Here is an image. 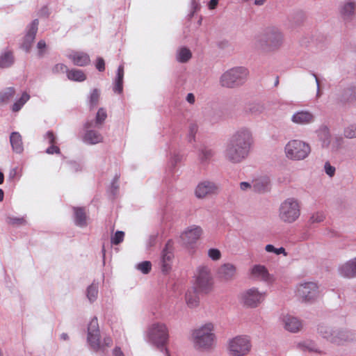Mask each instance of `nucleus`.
Here are the masks:
<instances>
[{
  "label": "nucleus",
  "mask_w": 356,
  "mask_h": 356,
  "mask_svg": "<svg viewBox=\"0 0 356 356\" xmlns=\"http://www.w3.org/2000/svg\"><path fill=\"white\" fill-rule=\"evenodd\" d=\"M297 297L305 302H312L320 296V290L317 283L314 282H305L296 287Z\"/></svg>",
  "instance_id": "11"
},
{
  "label": "nucleus",
  "mask_w": 356,
  "mask_h": 356,
  "mask_svg": "<svg viewBox=\"0 0 356 356\" xmlns=\"http://www.w3.org/2000/svg\"><path fill=\"white\" fill-rule=\"evenodd\" d=\"M343 136L348 139H353L356 138V124L352 123L343 129Z\"/></svg>",
  "instance_id": "42"
},
{
  "label": "nucleus",
  "mask_w": 356,
  "mask_h": 356,
  "mask_svg": "<svg viewBox=\"0 0 356 356\" xmlns=\"http://www.w3.org/2000/svg\"><path fill=\"white\" fill-rule=\"evenodd\" d=\"M325 219V213L322 211H317L311 214L309 222L310 224L321 223L323 222Z\"/></svg>",
  "instance_id": "41"
},
{
  "label": "nucleus",
  "mask_w": 356,
  "mask_h": 356,
  "mask_svg": "<svg viewBox=\"0 0 356 356\" xmlns=\"http://www.w3.org/2000/svg\"><path fill=\"white\" fill-rule=\"evenodd\" d=\"M266 293L252 286L243 291L238 296L241 304L247 308L255 309L266 300Z\"/></svg>",
  "instance_id": "9"
},
{
  "label": "nucleus",
  "mask_w": 356,
  "mask_h": 356,
  "mask_svg": "<svg viewBox=\"0 0 356 356\" xmlns=\"http://www.w3.org/2000/svg\"><path fill=\"white\" fill-rule=\"evenodd\" d=\"M314 114L306 109L298 110L293 113L290 118L292 124L297 126H307L311 124L315 121Z\"/></svg>",
  "instance_id": "17"
},
{
  "label": "nucleus",
  "mask_w": 356,
  "mask_h": 356,
  "mask_svg": "<svg viewBox=\"0 0 356 356\" xmlns=\"http://www.w3.org/2000/svg\"><path fill=\"white\" fill-rule=\"evenodd\" d=\"M113 340L109 336H104L102 340H101V350H104L106 347H109L112 345Z\"/></svg>",
  "instance_id": "56"
},
{
  "label": "nucleus",
  "mask_w": 356,
  "mask_h": 356,
  "mask_svg": "<svg viewBox=\"0 0 356 356\" xmlns=\"http://www.w3.org/2000/svg\"><path fill=\"white\" fill-rule=\"evenodd\" d=\"M37 48L38 49L39 56H43L47 49V44L45 41L42 40H40L37 44Z\"/></svg>",
  "instance_id": "55"
},
{
  "label": "nucleus",
  "mask_w": 356,
  "mask_h": 356,
  "mask_svg": "<svg viewBox=\"0 0 356 356\" xmlns=\"http://www.w3.org/2000/svg\"><path fill=\"white\" fill-rule=\"evenodd\" d=\"M14 58L9 51H6L0 55V67H8L13 65Z\"/></svg>",
  "instance_id": "36"
},
{
  "label": "nucleus",
  "mask_w": 356,
  "mask_h": 356,
  "mask_svg": "<svg viewBox=\"0 0 356 356\" xmlns=\"http://www.w3.org/2000/svg\"><path fill=\"white\" fill-rule=\"evenodd\" d=\"M45 139L49 144L51 145L47 149L46 152L49 154L54 153L58 154L60 152L59 148L54 145L56 141V137L54 136V134L51 131H48L45 135Z\"/></svg>",
  "instance_id": "35"
},
{
  "label": "nucleus",
  "mask_w": 356,
  "mask_h": 356,
  "mask_svg": "<svg viewBox=\"0 0 356 356\" xmlns=\"http://www.w3.org/2000/svg\"><path fill=\"white\" fill-rule=\"evenodd\" d=\"M214 155V152L211 149L203 148L201 149L199 159L202 163H207Z\"/></svg>",
  "instance_id": "43"
},
{
  "label": "nucleus",
  "mask_w": 356,
  "mask_h": 356,
  "mask_svg": "<svg viewBox=\"0 0 356 356\" xmlns=\"http://www.w3.org/2000/svg\"><path fill=\"white\" fill-rule=\"evenodd\" d=\"M113 356H124L120 348H115L113 351Z\"/></svg>",
  "instance_id": "62"
},
{
  "label": "nucleus",
  "mask_w": 356,
  "mask_h": 356,
  "mask_svg": "<svg viewBox=\"0 0 356 356\" xmlns=\"http://www.w3.org/2000/svg\"><path fill=\"white\" fill-rule=\"evenodd\" d=\"M96 68L99 71L102 72L105 70V63L103 58H98L96 63Z\"/></svg>",
  "instance_id": "58"
},
{
  "label": "nucleus",
  "mask_w": 356,
  "mask_h": 356,
  "mask_svg": "<svg viewBox=\"0 0 356 356\" xmlns=\"http://www.w3.org/2000/svg\"><path fill=\"white\" fill-rule=\"evenodd\" d=\"M318 332L323 338L332 340V330L329 327L321 326L318 328Z\"/></svg>",
  "instance_id": "51"
},
{
  "label": "nucleus",
  "mask_w": 356,
  "mask_h": 356,
  "mask_svg": "<svg viewBox=\"0 0 356 356\" xmlns=\"http://www.w3.org/2000/svg\"><path fill=\"white\" fill-rule=\"evenodd\" d=\"M74 222L75 224L81 227L87 225V216L85 211L81 208H74Z\"/></svg>",
  "instance_id": "32"
},
{
  "label": "nucleus",
  "mask_w": 356,
  "mask_h": 356,
  "mask_svg": "<svg viewBox=\"0 0 356 356\" xmlns=\"http://www.w3.org/2000/svg\"><path fill=\"white\" fill-rule=\"evenodd\" d=\"M301 213V203L293 197L284 200L277 209L278 219L286 225L297 222L300 219Z\"/></svg>",
  "instance_id": "3"
},
{
  "label": "nucleus",
  "mask_w": 356,
  "mask_h": 356,
  "mask_svg": "<svg viewBox=\"0 0 356 356\" xmlns=\"http://www.w3.org/2000/svg\"><path fill=\"white\" fill-rule=\"evenodd\" d=\"M136 268L143 274H147L152 269V264L148 261H142L138 263Z\"/></svg>",
  "instance_id": "48"
},
{
  "label": "nucleus",
  "mask_w": 356,
  "mask_h": 356,
  "mask_svg": "<svg viewBox=\"0 0 356 356\" xmlns=\"http://www.w3.org/2000/svg\"><path fill=\"white\" fill-rule=\"evenodd\" d=\"M192 57L191 51L186 47H179L176 52V59L179 63H187Z\"/></svg>",
  "instance_id": "30"
},
{
  "label": "nucleus",
  "mask_w": 356,
  "mask_h": 356,
  "mask_svg": "<svg viewBox=\"0 0 356 356\" xmlns=\"http://www.w3.org/2000/svg\"><path fill=\"white\" fill-rule=\"evenodd\" d=\"M15 89L12 87L7 88L0 92V104L6 103L9 101L15 95Z\"/></svg>",
  "instance_id": "40"
},
{
  "label": "nucleus",
  "mask_w": 356,
  "mask_h": 356,
  "mask_svg": "<svg viewBox=\"0 0 356 356\" xmlns=\"http://www.w3.org/2000/svg\"><path fill=\"white\" fill-rule=\"evenodd\" d=\"M198 127L196 124H191L188 127V140L190 142L195 140V136L197 132Z\"/></svg>",
  "instance_id": "52"
},
{
  "label": "nucleus",
  "mask_w": 356,
  "mask_h": 356,
  "mask_svg": "<svg viewBox=\"0 0 356 356\" xmlns=\"http://www.w3.org/2000/svg\"><path fill=\"white\" fill-rule=\"evenodd\" d=\"M25 219L24 218L17 217H9L8 218V222L13 225H22L25 223Z\"/></svg>",
  "instance_id": "54"
},
{
  "label": "nucleus",
  "mask_w": 356,
  "mask_h": 356,
  "mask_svg": "<svg viewBox=\"0 0 356 356\" xmlns=\"http://www.w3.org/2000/svg\"><path fill=\"white\" fill-rule=\"evenodd\" d=\"M269 181L268 178H261L252 181L253 189L259 193L264 192L267 190Z\"/></svg>",
  "instance_id": "37"
},
{
  "label": "nucleus",
  "mask_w": 356,
  "mask_h": 356,
  "mask_svg": "<svg viewBox=\"0 0 356 356\" xmlns=\"http://www.w3.org/2000/svg\"><path fill=\"white\" fill-rule=\"evenodd\" d=\"M145 337L149 343L161 348L165 356H170L165 345L168 341L169 332L165 323L154 322L149 325L146 330Z\"/></svg>",
  "instance_id": "4"
},
{
  "label": "nucleus",
  "mask_w": 356,
  "mask_h": 356,
  "mask_svg": "<svg viewBox=\"0 0 356 356\" xmlns=\"http://www.w3.org/2000/svg\"><path fill=\"white\" fill-rule=\"evenodd\" d=\"M250 278L254 281L264 282L273 284L275 282L274 276L270 274L268 268L262 264H254L248 270Z\"/></svg>",
  "instance_id": "15"
},
{
  "label": "nucleus",
  "mask_w": 356,
  "mask_h": 356,
  "mask_svg": "<svg viewBox=\"0 0 356 356\" xmlns=\"http://www.w3.org/2000/svg\"><path fill=\"white\" fill-rule=\"evenodd\" d=\"M337 13L345 21H350L356 17V0H343L338 6Z\"/></svg>",
  "instance_id": "16"
},
{
  "label": "nucleus",
  "mask_w": 356,
  "mask_h": 356,
  "mask_svg": "<svg viewBox=\"0 0 356 356\" xmlns=\"http://www.w3.org/2000/svg\"><path fill=\"white\" fill-rule=\"evenodd\" d=\"M186 101L190 104H193L195 102V96L193 93H188L186 98Z\"/></svg>",
  "instance_id": "61"
},
{
  "label": "nucleus",
  "mask_w": 356,
  "mask_h": 356,
  "mask_svg": "<svg viewBox=\"0 0 356 356\" xmlns=\"http://www.w3.org/2000/svg\"><path fill=\"white\" fill-rule=\"evenodd\" d=\"M252 188H253L252 181L251 183L248 181H242L240 183V189L243 191H249Z\"/></svg>",
  "instance_id": "57"
},
{
  "label": "nucleus",
  "mask_w": 356,
  "mask_h": 356,
  "mask_svg": "<svg viewBox=\"0 0 356 356\" xmlns=\"http://www.w3.org/2000/svg\"><path fill=\"white\" fill-rule=\"evenodd\" d=\"M203 234L201 227L195 225L186 227L180 234L181 240L187 245H191L199 240Z\"/></svg>",
  "instance_id": "18"
},
{
  "label": "nucleus",
  "mask_w": 356,
  "mask_h": 356,
  "mask_svg": "<svg viewBox=\"0 0 356 356\" xmlns=\"http://www.w3.org/2000/svg\"><path fill=\"white\" fill-rule=\"evenodd\" d=\"M237 274V268L232 263H224L221 264L218 270V277L223 282H230L234 280Z\"/></svg>",
  "instance_id": "20"
},
{
  "label": "nucleus",
  "mask_w": 356,
  "mask_h": 356,
  "mask_svg": "<svg viewBox=\"0 0 356 356\" xmlns=\"http://www.w3.org/2000/svg\"><path fill=\"white\" fill-rule=\"evenodd\" d=\"M195 287L188 289L185 295V301L186 305L190 308H195L199 305V298L196 293Z\"/></svg>",
  "instance_id": "29"
},
{
  "label": "nucleus",
  "mask_w": 356,
  "mask_h": 356,
  "mask_svg": "<svg viewBox=\"0 0 356 356\" xmlns=\"http://www.w3.org/2000/svg\"><path fill=\"white\" fill-rule=\"evenodd\" d=\"M67 76L68 79L73 81L82 82L86 79V75L81 70H69L67 71Z\"/></svg>",
  "instance_id": "34"
},
{
  "label": "nucleus",
  "mask_w": 356,
  "mask_h": 356,
  "mask_svg": "<svg viewBox=\"0 0 356 356\" xmlns=\"http://www.w3.org/2000/svg\"><path fill=\"white\" fill-rule=\"evenodd\" d=\"M339 273L343 277H356V257L339 266Z\"/></svg>",
  "instance_id": "23"
},
{
  "label": "nucleus",
  "mask_w": 356,
  "mask_h": 356,
  "mask_svg": "<svg viewBox=\"0 0 356 356\" xmlns=\"http://www.w3.org/2000/svg\"><path fill=\"white\" fill-rule=\"evenodd\" d=\"M106 111L104 108H99L95 117V124L97 126L102 125L106 120Z\"/></svg>",
  "instance_id": "46"
},
{
  "label": "nucleus",
  "mask_w": 356,
  "mask_h": 356,
  "mask_svg": "<svg viewBox=\"0 0 356 356\" xmlns=\"http://www.w3.org/2000/svg\"><path fill=\"white\" fill-rule=\"evenodd\" d=\"M286 157L291 161H302L311 153V146L300 139H292L286 143L284 148Z\"/></svg>",
  "instance_id": "6"
},
{
  "label": "nucleus",
  "mask_w": 356,
  "mask_h": 356,
  "mask_svg": "<svg viewBox=\"0 0 356 356\" xmlns=\"http://www.w3.org/2000/svg\"><path fill=\"white\" fill-rule=\"evenodd\" d=\"M324 170L326 175H327L330 177H332L335 175L336 168L329 162H326L324 165Z\"/></svg>",
  "instance_id": "53"
},
{
  "label": "nucleus",
  "mask_w": 356,
  "mask_h": 356,
  "mask_svg": "<svg viewBox=\"0 0 356 356\" xmlns=\"http://www.w3.org/2000/svg\"><path fill=\"white\" fill-rule=\"evenodd\" d=\"M218 186L210 180H203L197 185L195 195L197 198H205L207 196L217 193Z\"/></svg>",
  "instance_id": "19"
},
{
  "label": "nucleus",
  "mask_w": 356,
  "mask_h": 356,
  "mask_svg": "<svg viewBox=\"0 0 356 356\" xmlns=\"http://www.w3.org/2000/svg\"><path fill=\"white\" fill-rule=\"evenodd\" d=\"M207 256L213 261H219L222 257V253L218 248H209L207 251Z\"/></svg>",
  "instance_id": "47"
},
{
  "label": "nucleus",
  "mask_w": 356,
  "mask_h": 356,
  "mask_svg": "<svg viewBox=\"0 0 356 356\" xmlns=\"http://www.w3.org/2000/svg\"><path fill=\"white\" fill-rule=\"evenodd\" d=\"M284 42V35L280 26L270 25L266 26L261 35L255 41V47L266 52L279 50Z\"/></svg>",
  "instance_id": "2"
},
{
  "label": "nucleus",
  "mask_w": 356,
  "mask_h": 356,
  "mask_svg": "<svg viewBox=\"0 0 356 356\" xmlns=\"http://www.w3.org/2000/svg\"><path fill=\"white\" fill-rule=\"evenodd\" d=\"M297 347L302 351L320 353L318 345L312 340L304 339L297 343Z\"/></svg>",
  "instance_id": "27"
},
{
  "label": "nucleus",
  "mask_w": 356,
  "mask_h": 356,
  "mask_svg": "<svg viewBox=\"0 0 356 356\" xmlns=\"http://www.w3.org/2000/svg\"><path fill=\"white\" fill-rule=\"evenodd\" d=\"M124 233L122 231H117L113 236H111V242L112 244L118 245L124 240Z\"/></svg>",
  "instance_id": "49"
},
{
  "label": "nucleus",
  "mask_w": 356,
  "mask_h": 356,
  "mask_svg": "<svg viewBox=\"0 0 356 356\" xmlns=\"http://www.w3.org/2000/svg\"><path fill=\"white\" fill-rule=\"evenodd\" d=\"M155 240H156V237L154 236H151L148 240L147 246L151 247V246L154 245Z\"/></svg>",
  "instance_id": "63"
},
{
  "label": "nucleus",
  "mask_w": 356,
  "mask_h": 356,
  "mask_svg": "<svg viewBox=\"0 0 356 356\" xmlns=\"http://www.w3.org/2000/svg\"><path fill=\"white\" fill-rule=\"evenodd\" d=\"M318 138L323 148L327 149L331 145L332 136L329 129L324 126L319 129Z\"/></svg>",
  "instance_id": "26"
},
{
  "label": "nucleus",
  "mask_w": 356,
  "mask_h": 356,
  "mask_svg": "<svg viewBox=\"0 0 356 356\" xmlns=\"http://www.w3.org/2000/svg\"><path fill=\"white\" fill-rule=\"evenodd\" d=\"M99 98L100 90L99 89L95 88L90 91L88 101V104L90 109H92L97 106Z\"/></svg>",
  "instance_id": "38"
},
{
  "label": "nucleus",
  "mask_w": 356,
  "mask_h": 356,
  "mask_svg": "<svg viewBox=\"0 0 356 356\" xmlns=\"http://www.w3.org/2000/svg\"><path fill=\"white\" fill-rule=\"evenodd\" d=\"M38 20L35 19L27 26L26 33L22 44V48L26 51H29L31 49V44L38 31Z\"/></svg>",
  "instance_id": "21"
},
{
  "label": "nucleus",
  "mask_w": 356,
  "mask_h": 356,
  "mask_svg": "<svg viewBox=\"0 0 356 356\" xmlns=\"http://www.w3.org/2000/svg\"><path fill=\"white\" fill-rule=\"evenodd\" d=\"M226 350L229 356H245L252 350L250 337L245 334L236 335L227 341Z\"/></svg>",
  "instance_id": "8"
},
{
  "label": "nucleus",
  "mask_w": 356,
  "mask_h": 356,
  "mask_svg": "<svg viewBox=\"0 0 356 356\" xmlns=\"http://www.w3.org/2000/svg\"><path fill=\"white\" fill-rule=\"evenodd\" d=\"M314 79H315V81H316V97L318 98L321 97V91H320V83H319V81H318V77L316 76V74H313Z\"/></svg>",
  "instance_id": "59"
},
{
  "label": "nucleus",
  "mask_w": 356,
  "mask_h": 356,
  "mask_svg": "<svg viewBox=\"0 0 356 356\" xmlns=\"http://www.w3.org/2000/svg\"><path fill=\"white\" fill-rule=\"evenodd\" d=\"M343 144V138L342 137L335 136L332 138L331 145L327 149H330L332 152L337 151L341 147Z\"/></svg>",
  "instance_id": "44"
},
{
  "label": "nucleus",
  "mask_w": 356,
  "mask_h": 356,
  "mask_svg": "<svg viewBox=\"0 0 356 356\" xmlns=\"http://www.w3.org/2000/svg\"><path fill=\"white\" fill-rule=\"evenodd\" d=\"M215 324L211 321L204 322L195 327L191 333V341L199 351L208 352L216 346L217 338Z\"/></svg>",
  "instance_id": "1"
},
{
  "label": "nucleus",
  "mask_w": 356,
  "mask_h": 356,
  "mask_svg": "<svg viewBox=\"0 0 356 356\" xmlns=\"http://www.w3.org/2000/svg\"><path fill=\"white\" fill-rule=\"evenodd\" d=\"M265 250L269 253H273L276 255L283 254L287 256L285 249L282 247L275 248L273 245L268 244L265 246Z\"/></svg>",
  "instance_id": "45"
},
{
  "label": "nucleus",
  "mask_w": 356,
  "mask_h": 356,
  "mask_svg": "<svg viewBox=\"0 0 356 356\" xmlns=\"http://www.w3.org/2000/svg\"><path fill=\"white\" fill-rule=\"evenodd\" d=\"M10 142L13 150L17 154H21L24 150L22 136L18 132H13L10 136Z\"/></svg>",
  "instance_id": "28"
},
{
  "label": "nucleus",
  "mask_w": 356,
  "mask_h": 356,
  "mask_svg": "<svg viewBox=\"0 0 356 356\" xmlns=\"http://www.w3.org/2000/svg\"><path fill=\"white\" fill-rule=\"evenodd\" d=\"M103 136L97 131L88 129L83 136V143L88 145H96L103 141Z\"/></svg>",
  "instance_id": "25"
},
{
  "label": "nucleus",
  "mask_w": 356,
  "mask_h": 356,
  "mask_svg": "<svg viewBox=\"0 0 356 356\" xmlns=\"http://www.w3.org/2000/svg\"><path fill=\"white\" fill-rule=\"evenodd\" d=\"M192 6L196 10L199 8V3L195 0H192Z\"/></svg>",
  "instance_id": "64"
},
{
  "label": "nucleus",
  "mask_w": 356,
  "mask_h": 356,
  "mask_svg": "<svg viewBox=\"0 0 356 356\" xmlns=\"http://www.w3.org/2000/svg\"><path fill=\"white\" fill-rule=\"evenodd\" d=\"M279 322L287 332L296 334L303 328L302 321L297 316L289 313L282 312L279 316Z\"/></svg>",
  "instance_id": "14"
},
{
  "label": "nucleus",
  "mask_w": 356,
  "mask_h": 356,
  "mask_svg": "<svg viewBox=\"0 0 356 356\" xmlns=\"http://www.w3.org/2000/svg\"><path fill=\"white\" fill-rule=\"evenodd\" d=\"M249 75V70L243 66L232 67L222 73L220 83L222 87L235 88L244 84Z\"/></svg>",
  "instance_id": "5"
},
{
  "label": "nucleus",
  "mask_w": 356,
  "mask_h": 356,
  "mask_svg": "<svg viewBox=\"0 0 356 356\" xmlns=\"http://www.w3.org/2000/svg\"><path fill=\"white\" fill-rule=\"evenodd\" d=\"M30 96L26 92H23L20 98L17 99L12 105L11 109L13 112H18L29 99Z\"/></svg>",
  "instance_id": "39"
},
{
  "label": "nucleus",
  "mask_w": 356,
  "mask_h": 356,
  "mask_svg": "<svg viewBox=\"0 0 356 356\" xmlns=\"http://www.w3.org/2000/svg\"><path fill=\"white\" fill-rule=\"evenodd\" d=\"M67 56L74 65L77 66H86L90 62V56L82 51H72Z\"/></svg>",
  "instance_id": "24"
},
{
  "label": "nucleus",
  "mask_w": 356,
  "mask_h": 356,
  "mask_svg": "<svg viewBox=\"0 0 356 356\" xmlns=\"http://www.w3.org/2000/svg\"><path fill=\"white\" fill-rule=\"evenodd\" d=\"M99 293L98 282H93L86 289V296L90 303L97 300Z\"/></svg>",
  "instance_id": "33"
},
{
  "label": "nucleus",
  "mask_w": 356,
  "mask_h": 356,
  "mask_svg": "<svg viewBox=\"0 0 356 356\" xmlns=\"http://www.w3.org/2000/svg\"><path fill=\"white\" fill-rule=\"evenodd\" d=\"M173 258L172 247L170 243H168L161 254V266L163 272L167 273L170 270Z\"/></svg>",
  "instance_id": "22"
},
{
  "label": "nucleus",
  "mask_w": 356,
  "mask_h": 356,
  "mask_svg": "<svg viewBox=\"0 0 356 356\" xmlns=\"http://www.w3.org/2000/svg\"><path fill=\"white\" fill-rule=\"evenodd\" d=\"M123 78H124V66L122 65L118 67L117 76L115 80V86L113 91L117 93H122L123 90Z\"/></svg>",
  "instance_id": "31"
},
{
  "label": "nucleus",
  "mask_w": 356,
  "mask_h": 356,
  "mask_svg": "<svg viewBox=\"0 0 356 356\" xmlns=\"http://www.w3.org/2000/svg\"><path fill=\"white\" fill-rule=\"evenodd\" d=\"M68 70L67 67L63 63L56 64L51 68V72L54 74H59L64 72L67 73V71Z\"/></svg>",
  "instance_id": "50"
},
{
  "label": "nucleus",
  "mask_w": 356,
  "mask_h": 356,
  "mask_svg": "<svg viewBox=\"0 0 356 356\" xmlns=\"http://www.w3.org/2000/svg\"><path fill=\"white\" fill-rule=\"evenodd\" d=\"M218 1H219V0H211L208 3L209 8L210 10H213V9L216 8V7L217 6V5L218 3Z\"/></svg>",
  "instance_id": "60"
},
{
  "label": "nucleus",
  "mask_w": 356,
  "mask_h": 356,
  "mask_svg": "<svg viewBox=\"0 0 356 356\" xmlns=\"http://www.w3.org/2000/svg\"><path fill=\"white\" fill-rule=\"evenodd\" d=\"M229 140L250 151L253 144L252 131L245 127H241L233 133Z\"/></svg>",
  "instance_id": "13"
},
{
  "label": "nucleus",
  "mask_w": 356,
  "mask_h": 356,
  "mask_svg": "<svg viewBox=\"0 0 356 356\" xmlns=\"http://www.w3.org/2000/svg\"><path fill=\"white\" fill-rule=\"evenodd\" d=\"M193 285L199 292L209 293L213 285V279L209 266L201 264L198 266L193 275Z\"/></svg>",
  "instance_id": "7"
},
{
  "label": "nucleus",
  "mask_w": 356,
  "mask_h": 356,
  "mask_svg": "<svg viewBox=\"0 0 356 356\" xmlns=\"http://www.w3.org/2000/svg\"><path fill=\"white\" fill-rule=\"evenodd\" d=\"M250 150L229 140L223 150V156L232 163H240L248 156Z\"/></svg>",
  "instance_id": "10"
},
{
  "label": "nucleus",
  "mask_w": 356,
  "mask_h": 356,
  "mask_svg": "<svg viewBox=\"0 0 356 356\" xmlns=\"http://www.w3.org/2000/svg\"><path fill=\"white\" fill-rule=\"evenodd\" d=\"M87 343L89 347L95 352L101 350L100 330L97 317L89 321L87 329Z\"/></svg>",
  "instance_id": "12"
}]
</instances>
